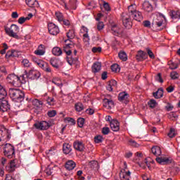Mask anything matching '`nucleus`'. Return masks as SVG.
Returning <instances> with one entry per match:
<instances>
[{"mask_svg":"<svg viewBox=\"0 0 180 180\" xmlns=\"http://www.w3.org/2000/svg\"><path fill=\"white\" fill-rule=\"evenodd\" d=\"M10 98L13 102H22L25 99V93L19 89L11 88L9 89Z\"/></svg>","mask_w":180,"mask_h":180,"instance_id":"f03ea898","label":"nucleus"},{"mask_svg":"<svg viewBox=\"0 0 180 180\" xmlns=\"http://www.w3.org/2000/svg\"><path fill=\"white\" fill-rule=\"evenodd\" d=\"M50 64L54 68H58V60L56 58H51L50 60Z\"/></svg>","mask_w":180,"mask_h":180,"instance_id":"c9c22d12","label":"nucleus"},{"mask_svg":"<svg viewBox=\"0 0 180 180\" xmlns=\"http://www.w3.org/2000/svg\"><path fill=\"white\" fill-rule=\"evenodd\" d=\"M110 126L112 131H119L120 130V124L117 120H112L110 121Z\"/></svg>","mask_w":180,"mask_h":180,"instance_id":"4468645a","label":"nucleus"},{"mask_svg":"<svg viewBox=\"0 0 180 180\" xmlns=\"http://www.w3.org/2000/svg\"><path fill=\"white\" fill-rule=\"evenodd\" d=\"M33 61L35 63V64H37V65H39L40 68H41L43 64L44 63V61L37 59V58H33Z\"/></svg>","mask_w":180,"mask_h":180,"instance_id":"58836bf2","label":"nucleus"},{"mask_svg":"<svg viewBox=\"0 0 180 180\" xmlns=\"http://www.w3.org/2000/svg\"><path fill=\"white\" fill-rule=\"evenodd\" d=\"M169 65L170 70H176L178 68V64L172 62V60L169 61Z\"/></svg>","mask_w":180,"mask_h":180,"instance_id":"79ce46f5","label":"nucleus"},{"mask_svg":"<svg viewBox=\"0 0 180 180\" xmlns=\"http://www.w3.org/2000/svg\"><path fill=\"white\" fill-rule=\"evenodd\" d=\"M52 54H53V56H61V54H63V51H61V49H60V47H54L52 49Z\"/></svg>","mask_w":180,"mask_h":180,"instance_id":"7c9ffc66","label":"nucleus"},{"mask_svg":"<svg viewBox=\"0 0 180 180\" xmlns=\"http://www.w3.org/2000/svg\"><path fill=\"white\" fill-rule=\"evenodd\" d=\"M5 31L6 34L14 39H19L18 33H19V27L15 24H12L11 27H6Z\"/></svg>","mask_w":180,"mask_h":180,"instance_id":"7ed1b4c3","label":"nucleus"},{"mask_svg":"<svg viewBox=\"0 0 180 180\" xmlns=\"http://www.w3.org/2000/svg\"><path fill=\"white\" fill-rule=\"evenodd\" d=\"M4 153L8 158H13L15 155V148L11 143H6L4 147Z\"/></svg>","mask_w":180,"mask_h":180,"instance_id":"39448f33","label":"nucleus"},{"mask_svg":"<svg viewBox=\"0 0 180 180\" xmlns=\"http://www.w3.org/2000/svg\"><path fill=\"white\" fill-rule=\"evenodd\" d=\"M108 84H109L112 88H116L117 86V82H116L115 79H112L108 82Z\"/></svg>","mask_w":180,"mask_h":180,"instance_id":"603ef678","label":"nucleus"},{"mask_svg":"<svg viewBox=\"0 0 180 180\" xmlns=\"http://www.w3.org/2000/svg\"><path fill=\"white\" fill-rule=\"evenodd\" d=\"M48 30L52 36H57L60 33V28L53 22L48 24Z\"/></svg>","mask_w":180,"mask_h":180,"instance_id":"6e6552de","label":"nucleus"},{"mask_svg":"<svg viewBox=\"0 0 180 180\" xmlns=\"http://www.w3.org/2000/svg\"><path fill=\"white\" fill-rule=\"evenodd\" d=\"M129 145L132 146V147H139V143H137V142H136L135 141H133V140L129 141Z\"/></svg>","mask_w":180,"mask_h":180,"instance_id":"338daca9","label":"nucleus"},{"mask_svg":"<svg viewBox=\"0 0 180 180\" xmlns=\"http://www.w3.org/2000/svg\"><path fill=\"white\" fill-rule=\"evenodd\" d=\"M8 95L6 90L0 84V99H5V96Z\"/></svg>","mask_w":180,"mask_h":180,"instance_id":"c85d7f7f","label":"nucleus"},{"mask_svg":"<svg viewBox=\"0 0 180 180\" xmlns=\"http://www.w3.org/2000/svg\"><path fill=\"white\" fill-rule=\"evenodd\" d=\"M156 161L157 162H158V164H160L161 165L172 164V159H171V158H157Z\"/></svg>","mask_w":180,"mask_h":180,"instance_id":"ddd939ff","label":"nucleus"},{"mask_svg":"<svg viewBox=\"0 0 180 180\" xmlns=\"http://www.w3.org/2000/svg\"><path fill=\"white\" fill-rule=\"evenodd\" d=\"M155 80L158 81V82H160L161 84H162V82H164V80L162 79V77H161V73H158L155 76Z\"/></svg>","mask_w":180,"mask_h":180,"instance_id":"864d4df0","label":"nucleus"},{"mask_svg":"<svg viewBox=\"0 0 180 180\" xmlns=\"http://www.w3.org/2000/svg\"><path fill=\"white\" fill-rule=\"evenodd\" d=\"M103 8L107 12L110 11V6H109V3L104 2L103 3Z\"/></svg>","mask_w":180,"mask_h":180,"instance_id":"052dcab7","label":"nucleus"},{"mask_svg":"<svg viewBox=\"0 0 180 180\" xmlns=\"http://www.w3.org/2000/svg\"><path fill=\"white\" fill-rule=\"evenodd\" d=\"M7 81L13 86H19L21 85L20 77L15 74L8 75L7 77Z\"/></svg>","mask_w":180,"mask_h":180,"instance_id":"423d86ee","label":"nucleus"},{"mask_svg":"<svg viewBox=\"0 0 180 180\" xmlns=\"http://www.w3.org/2000/svg\"><path fill=\"white\" fill-rule=\"evenodd\" d=\"M128 13H123L122 14V19L124 27L131 29V26H133L131 18L136 20V22H141L143 20V13L137 11V6L134 4L128 6Z\"/></svg>","mask_w":180,"mask_h":180,"instance_id":"f257e3e1","label":"nucleus"},{"mask_svg":"<svg viewBox=\"0 0 180 180\" xmlns=\"http://www.w3.org/2000/svg\"><path fill=\"white\" fill-rule=\"evenodd\" d=\"M65 121L68 123H70V124H75V120H74V118L67 117L65 118Z\"/></svg>","mask_w":180,"mask_h":180,"instance_id":"4d7b16f0","label":"nucleus"},{"mask_svg":"<svg viewBox=\"0 0 180 180\" xmlns=\"http://www.w3.org/2000/svg\"><path fill=\"white\" fill-rule=\"evenodd\" d=\"M167 136L168 137H169V139H174V137L176 136V134L175 133V129L171 128L169 132L167 134Z\"/></svg>","mask_w":180,"mask_h":180,"instance_id":"a19ab883","label":"nucleus"},{"mask_svg":"<svg viewBox=\"0 0 180 180\" xmlns=\"http://www.w3.org/2000/svg\"><path fill=\"white\" fill-rule=\"evenodd\" d=\"M111 30L112 32V34H114L115 36L122 34V32H123V30H122V27L116 25H114L112 26Z\"/></svg>","mask_w":180,"mask_h":180,"instance_id":"a211bd4d","label":"nucleus"},{"mask_svg":"<svg viewBox=\"0 0 180 180\" xmlns=\"http://www.w3.org/2000/svg\"><path fill=\"white\" fill-rule=\"evenodd\" d=\"M22 64L25 68H29V67H31L32 65V63H30V62H29V60L27 59H23L22 61Z\"/></svg>","mask_w":180,"mask_h":180,"instance_id":"ea45409f","label":"nucleus"},{"mask_svg":"<svg viewBox=\"0 0 180 180\" xmlns=\"http://www.w3.org/2000/svg\"><path fill=\"white\" fill-rule=\"evenodd\" d=\"M52 82L53 84H55V85H57V86H60V85H61V81L60 79H53Z\"/></svg>","mask_w":180,"mask_h":180,"instance_id":"69168bd1","label":"nucleus"},{"mask_svg":"<svg viewBox=\"0 0 180 180\" xmlns=\"http://www.w3.org/2000/svg\"><path fill=\"white\" fill-rule=\"evenodd\" d=\"M41 68L43 70V71H45V72H47L48 74L51 72V68H50V65L46 62H44Z\"/></svg>","mask_w":180,"mask_h":180,"instance_id":"cd10ccee","label":"nucleus"},{"mask_svg":"<svg viewBox=\"0 0 180 180\" xmlns=\"http://www.w3.org/2000/svg\"><path fill=\"white\" fill-rule=\"evenodd\" d=\"M120 178L121 180H130L126 176L124 173H120Z\"/></svg>","mask_w":180,"mask_h":180,"instance_id":"774afa93","label":"nucleus"},{"mask_svg":"<svg viewBox=\"0 0 180 180\" xmlns=\"http://www.w3.org/2000/svg\"><path fill=\"white\" fill-rule=\"evenodd\" d=\"M153 95L155 99H160L162 98V96H164V89L162 88L158 89L156 92H154L153 94Z\"/></svg>","mask_w":180,"mask_h":180,"instance_id":"4be33fe9","label":"nucleus"},{"mask_svg":"<svg viewBox=\"0 0 180 180\" xmlns=\"http://www.w3.org/2000/svg\"><path fill=\"white\" fill-rule=\"evenodd\" d=\"M30 19V18L20 17L18 19V23H20V25H23V23L26 22V20H29Z\"/></svg>","mask_w":180,"mask_h":180,"instance_id":"8fccbe9b","label":"nucleus"},{"mask_svg":"<svg viewBox=\"0 0 180 180\" xmlns=\"http://www.w3.org/2000/svg\"><path fill=\"white\" fill-rule=\"evenodd\" d=\"M15 168H16V163L15 162V160H11L10 162V164L6 167V169L8 172H13Z\"/></svg>","mask_w":180,"mask_h":180,"instance_id":"5701e85b","label":"nucleus"},{"mask_svg":"<svg viewBox=\"0 0 180 180\" xmlns=\"http://www.w3.org/2000/svg\"><path fill=\"white\" fill-rule=\"evenodd\" d=\"M103 141V137H102V136H97L94 137L95 143H102Z\"/></svg>","mask_w":180,"mask_h":180,"instance_id":"3c124183","label":"nucleus"},{"mask_svg":"<svg viewBox=\"0 0 180 180\" xmlns=\"http://www.w3.org/2000/svg\"><path fill=\"white\" fill-rule=\"evenodd\" d=\"M67 37L68 40H71L75 37V31L74 30H69L68 32H67Z\"/></svg>","mask_w":180,"mask_h":180,"instance_id":"72a5a7b5","label":"nucleus"},{"mask_svg":"<svg viewBox=\"0 0 180 180\" xmlns=\"http://www.w3.org/2000/svg\"><path fill=\"white\" fill-rule=\"evenodd\" d=\"M110 131V129H109V127H105L102 129V133L104 135L109 134Z\"/></svg>","mask_w":180,"mask_h":180,"instance_id":"6e6d98bb","label":"nucleus"},{"mask_svg":"<svg viewBox=\"0 0 180 180\" xmlns=\"http://www.w3.org/2000/svg\"><path fill=\"white\" fill-rule=\"evenodd\" d=\"M136 58L137 61H143L147 58V53L143 51H139L136 56Z\"/></svg>","mask_w":180,"mask_h":180,"instance_id":"6ab92c4d","label":"nucleus"},{"mask_svg":"<svg viewBox=\"0 0 180 180\" xmlns=\"http://www.w3.org/2000/svg\"><path fill=\"white\" fill-rule=\"evenodd\" d=\"M45 53H46V48L43 44H40L38 46V49L34 51V54H36L37 56H44Z\"/></svg>","mask_w":180,"mask_h":180,"instance_id":"aec40b11","label":"nucleus"},{"mask_svg":"<svg viewBox=\"0 0 180 180\" xmlns=\"http://www.w3.org/2000/svg\"><path fill=\"white\" fill-rule=\"evenodd\" d=\"M172 19H180V12L179 11H172L170 12Z\"/></svg>","mask_w":180,"mask_h":180,"instance_id":"2f4dec72","label":"nucleus"},{"mask_svg":"<svg viewBox=\"0 0 180 180\" xmlns=\"http://www.w3.org/2000/svg\"><path fill=\"white\" fill-rule=\"evenodd\" d=\"M143 9L146 11V12H153V5L149 1H144L143 4Z\"/></svg>","mask_w":180,"mask_h":180,"instance_id":"412c9836","label":"nucleus"},{"mask_svg":"<svg viewBox=\"0 0 180 180\" xmlns=\"http://www.w3.org/2000/svg\"><path fill=\"white\" fill-rule=\"evenodd\" d=\"M20 78V84H26V77H25V75L19 77Z\"/></svg>","mask_w":180,"mask_h":180,"instance_id":"e2e57ef3","label":"nucleus"},{"mask_svg":"<svg viewBox=\"0 0 180 180\" xmlns=\"http://www.w3.org/2000/svg\"><path fill=\"white\" fill-rule=\"evenodd\" d=\"M164 19H165V16L161 13L155 15L152 22L153 27H161L162 26V23H164Z\"/></svg>","mask_w":180,"mask_h":180,"instance_id":"20e7f679","label":"nucleus"},{"mask_svg":"<svg viewBox=\"0 0 180 180\" xmlns=\"http://www.w3.org/2000/svg\"><path fill=\"white\" fill-rule=\"evenodd\" d=\"M75 108L77 112H82V110H84V105L82 104V103H77L75 105Z\"/></svg>","mask_w":180,"mask_h":180,"instance_id":"f704fd0d","label":"nucleus"},{"mask_svg":"<svg viewBox=\"0 0 180 180\" xmlns=\"http://www.w3.org/2000/svg\"><path fill=\"white\" fill-rule=\"evenodd\" d=\"M89 165L90 168H92V169H94V168H98V161L93 160L89 162Z\"/></svg>","mask_w":180,"mask_h":180,"instance_id":"4c0bfd02","label":"nucleus"},{"mask_svg":"<svg viewBox=\"0 0 180 180\" xmlns=\"http://www.w3.org/2000/svg\"><path fill=\"white\" fill-rule=\"evenodd\" d=\"M11 109V105L8 101L4 98H0V112H8Z\"/></svg>","mask_w":180,"mask_h":180,"instance_id":"1a4fd4ad","label":"nucleus"},{"mask_svg":"<svg viewBox=\"0 0 180 180\" xmlns=\"http://www.w3.org/2000/svg\"><path fill=\"white\" fill-rule=\"evenodd\" d=\"M148 106L151 108V109H154L155 106H157L158 103L157 101L154 99H151L148 102Z\"/></svg>","mask_w":180,"mask_h":180,"instance_id":"e433bc0d","label":"nucleus"},{"mask_svg":"<svg viewBox=\"0 0 180 180\" xmlns=\"http://www.w3.org/2000/svg\"><path fill=\"white\" fill-rule=\"evenodd\" d=\"M25 74L28 79H39L40 78V72L34 70H31L27 73V71L25 70Z\"/></svg>","mask_w":180,"mask_h":180,"instance_id":"0eeeda50","label":"nucleus"},{"mask_svg":"<svg viewBox=\"0 0 180 180\" xmlns=\"http://www.w3.org/2000/svg\"><path fill=\"white\" fill-rule=\"evenodd\" d=\"M103 105L106 109H112L115 106V103L112 100L104 98L103 100Z\"/></svg>","mask_w":180,"mask_h":180,"instance_id":"dca6fc26","label":"nucleus"},{"mask_svg":"<svg viewBox=\"0 0 180 180\" xmlns=\"http://www.w3.org/2000/svg\"><path fill=\"white\" fill-rule=\"evenodd\" d=\"M151 151L154 155H156V157H158V155L162 154L161 148H160V146H153L151 148Z\"/></svg>","mask_w":180,"mask_h":180,"instance_id":"a878e982","label":"nucleus"},{"mask_svg":"<svg viewBox=\"0 0 180 180\" xmlns=\"http://www.w3.org/2000/svg\"><path fill=\"white\" fill-rule=\"evenodd\" d=\"M83 40L84 41H89V34H88V32H86L83 34Z\"/></svg>","mask_w":180,"mask_h":180,"instance_id":"680f3d73","label":"nucleus"},{"mask_svg":"<svg viewBox=\"0 0 180 180\" xmlns=\"http://www.w3.org/2000/svg\"><path fill=\"white\" fill-rule=\"evenodd\" d=\"M170 77L172 79H178L179 78V74L176 71H173L170 73Z\"/></svg>","mask_w":180,"mask_h":180,"instance_id":"37998d69","label":"nucleus"},{"mask_svg":"<svg viewBox=\"0 0 180 180\" xmlns=\"http://www.w3.org/2000/svg\"><path fill=\"white\" fill-rule=\"evenodd\" d=\"M111 70L113 72H119V71H120V68H119V65L114 64L111 65Z\"/></svg>","mask_w":180,"mask_h":180,"instance_id":"a18cd8bd","label":"nucleus"},{"mask_svg":"<svg viewBox=\"0 0 180 180\" xmlns=\"http://www.w3.org/2000/svg\"><path fill=\"white\" fill-rule=\"evenodd\" d=\"M25 3L30 8H35V6L39 5V3L36 0H25Z\"/></svg>","mask_w":180,"mask_h":180,"instance_id":"bb28decb","label":"nucleus"},{"mask_svg":"<svg viewBox=\"0 0 180 180\" xmlns=\"http://www.w3.org/2000/svg\"><path fill=\"white\" fill-rule=\"evenodd\" d=\"M8 139H11L9 134H8V131L0 130V146H2V141H5V140H8Z\"/></svg>","mask_w":180,"mask_h":180,"instance_id":"2eb2a0df","label":"nucleus"},{"mask_svg":"<svg viewBox=\"0 0 180 180\" xmlns=\"http://www.w3.org/2000/svg\"><path fill=\"white\" fill-rule=\"evenodd\" d=\"M56 16L58 22H63V20H64V16L63 15V13H61L60 12H56Z\"/></svg>","mask_w":180,"mask_h":180,"instance_id":"c03bdc74","label":"nucleus"},{"mask_svg":"<svg viewBox=\"0 0 180 180\" xmlns=\"http://www.w3.org/2000/svg\"><path fill=\"white\" fill-rule=\"evenodd\" d=\"M119 58L122 60V61H127V53L126 52L122 51L118 53Z\"/></svg>","mask_w":180,"mask_h":180,"instance_id":"c756f323","label":"nucleus"},{"mask_svg":"<svg viewBox=\"0 0 180 180\" xmlns=\"http://www.w3.org/2000/svg\"><path fill=\"white\" fill-rule=\"evenodd\" d=\"M105 27V25L103 24V22H100L97 24V29L98 30H102Z\"/></svg>","mask_w":180,"mask_h":180,"instance_id":"0e129e2a","label":"nucleus"},{"mask_svg":"<svg viewBox=\"0 0 180 180\" xmlns=\"http://www.w3.org/2000/svg\"><path fill=\"white\" fill-rule=\"evenodd\" d=\"M73 147L75 150L77 151H79L80 153H82V151H85V145L82 141H76L73 143Z\"/></svg>","mask_w":180,"mask_h":180,"instance_id":"9b49d317","label":"nucleus"},{"mask_svg":"<svg viewBox=\"0 0 180 180\" xmlns=\"http://www.w3.org/2000/svg\"><path fill=\"white\" fill-rule=\"evenodd\" d=\"M32 103L35 108H41L43 106V102L39 101V99L32 100Z\"/></svg>","mask_w":180,"mask_h":180,"instance_id":"473e14b6","label":"nucleus"},{"mask_svg":"<svg viewBox=\"0 0 180 180\" xmlns=\"http://www.w3.org/2000/svg\"><path fill=\"white\" fill-rule=\"evenodd\" d=\"M46 102L50 105H53L54 103H56V101H54V98L53 97H48Z\"/></svg>","mask_w":180,"mask_h":180,"instance_id":"de8ad7c7","label":"nucleus"},{"mask_svg":"<svg viewBox=\"0 0 180 180\" xmlns=\"http://www.w3.org/2000/svg\"><path fill=\"white\" fill-rule=\"evenodd\" d=\"M91 51H93V53H101V51H102V48L101 47H93L91 49Z\"/></svg>","mask_w":180,"mask_h":180,"instance_id":"13d9d810","label":"nucleus"},{"mask_svg":"<svg viewBox=\"0 0 180 180\" xmlns=\"http://www.w3.org/2000/svg\"><path fill=\"white\" fill-rule=\"evenodd\" d=\"M76 165H77L75 164V162L72 160H68L65 164V168L68 171H72V169H74V168H75Z\"/></svg>","mask_w":180,"mask_h":180,"instance_id":"393cba45","label":"nucleus"},{"mask_svg":"<svg viewBox=\"0 0 180 180\" xmlns=\"http://www.w3.org/2000/svg\"><path fill=\"white\" fill-rule=\"evenodd\" d=\"M129 94L126 92L120 93L118 95V101L127 105L129 103Z\"/></svg>","mask_w":180,"mask_h":180,"instance_id":"f8f14e48","label":"nucleus"},{"mask_svg":"<svg viewBox=\"0 0 180 180\" xmlns=\"http://www.w3.org/2000/svg\"><path fill=\"white\" fill-rule=\"evenodd\" d=\"M146 51H147V53L149 56L150 58H152L153 60H154V58H155V56H154V53H153L152 51H150V49L147 48Z\"/></svg>","mask_w":180,"mask_h":180,"instance_id":"09e8293b","label":"nucleus"},{"mask_svg":"<svg viewBox=\"0 0 180 180\" xmlns=\"http://www.w3.org/2000/svg\"><path fill=\"white\" fill-rule=\"evenodd\" d=\"M47 115L49 117H54V116H56V115H57V111H56L54 110L49 111Z\"/></svg>","mask_w":180,"mask_h":180,"instance_id":"5fc2aeb1","label":"nucleus"},{"mask_svg":"<svg viewBox=\"0 0 180 180\" xmlns=\"http://www.w3.org/2000/svg\"><path fill=\"white\" fill-rule=\"evenodd\" d=\"M85 123V119L84 118H78L77 124L79 127H84V124Z\"/></svg>","mask_w":180,"mask_h":180,"instance_id":"49530a36","label":"nucleus"},{"mask_svg":"<svg viewBox=\"0 0 180 180\" xmlns=\"http://www.w3.org/2000/svg\"><path fill=\"white\" fill-rule=\"evenodd\" d=\"M3 47H4V49H2L0 53L1 54H5V53H6V50H8V44H3Z\"/></svg>","mask_w":180,"mask_h":180,"instance_id":"bf43d9fd","label":"nucleus"},{"mask_svg":"<svg viewBox=\"0 0 180 180\" xmlns=\"http://www.w3.org/2000/svg\"><path fill=\"white\" fill-rule=\"evenodd\" d=\"M101 68H102V63H101L99 62H96V63H94L93 64V65L91 67V71L94 74H96V72H100Z\"/></svg>","mask_w":180,"mask_h":180,"instance_id":"f3484780","label":"nucleus"},{"mask_svg":"<svg viewBox=\"0 0 180 180\" xmlns=\"http://www.w3.org/2000/svg\"><path fill=\"white\" fill-rule=\"evenodd\" d=\"M34 126L38 130H47L50 127V124L46 121H41L36 122Z\"/></svg>","mask_w":180,"mask_h":180,"instance_id":"9d476101","label":"nucleus"},{"mask_svg":"<svg viewBox=\"0 0 180 180\" xmlns=\"http://www.w3.org/2000/svg\"><path fill=\"white\" fill-rule=\"evenodd\" d=\"M64 154H70L72 151V148L70 143H65L63 146Z\"/></svg>","mask_w":180,"mask_h":180,"instance_id":"b1692460","label":"nucleus"}]
</instances>
